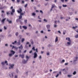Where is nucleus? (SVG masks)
Listing matches in <instances>:
<instances>
[{
  "label": "nucleus",
  "mask_w": 78,
  "mask_h": 78,
  "mask_svg": "<svg viewBox=\"0 0 78 78\" xmlns=\"http://www.w3.org/2000/svg\"><path fill=\"white\" fill-rule=\"evenodd\" d=\"M26 52H27V50L24 51L23 52V53H26Z\"/></svg>",
  "instance_id": "nucleus-46"
},
{
  "label": "nucleus",
  "mask_w": 78,
  "mask_h": 78,
  "mask_svg": "<svg viewBox=\"0 0 78 78\" xmlns=\"http://www.w3.org/2000/svg\"><path fill=\"white\" fill-rule=\"evenodd\" d=\"M20 57H21L22 58H24V55L23 54V55H20Z\"/></svg>",
  "instance_id": "nucleus-9"
},
{
  "label": "nucleus",
  "mask_w": 78,
  "mask_h": 78,
  "mask_svg": "<svg viewBox=\"0 0 78 78\" xmlns=\"http://www.w3.org/2000/svg\"><path fill=\"white\" fill-rule=\"evenodd\" d=\"M12 12H15V9H12Z\"/></svg>",
  "instance_id": "nucleus-25"
},
{
  "label": "nucleus",
  "mask_w": 78,
  "mask_h": 78,
  "mask_svg": "<svg viewBox=\"0 0 78 78\" xmlns=\"http://www.w3.org/2000/svg\"><path fill=\"white\" fill-rule=\"evenodd\" d=\"M5 46H7V47H8V44H5Z\"/></svg>",
  "instance_id": "nucleus-59"
},
{
  "label": "nucleus",
  "mask_w": 78,
  "mask_h": 78,
  "mask_svg": "<svg viewBox=\"0 0 78 78\" xmlns=\"http://www.w3.org/2000/svg\"><path fill=\"white\" fill-rule=\"evenodd\" d=\"M20 29H22V27L21 26H20Z\"/></svg>",
  "instance_id": "nucleus-57"
},
{
  "label": "nucleus",
  "mask_w": 78,
  "mask_h": 78,
  "mask_svg": "<svg viewBox=\"0 0 78 78\" xmlns=\"http://www.w3.org/2000/svg\"><path fill=\"white\" fill-rule=\"evenodd\" d=\"M12 8H13V6H12L10 8V9H12Z\"/></svg>",
  "instance_id": "nucleus-55"
},
{
  "label": "nucleus",
  "mask_w": 78,
  "mask_h": 78,
  "mask_svg": "<svg viewBox=\"0 0 78 78\" xmlns=\"http://www.w3.org/2000/svg\"><path fill=\"white\" fill-rule=\"evenodd\" d=\"M12 55H13L12 54H10L9 55V57H11V56H12Z\"/></svg>",
  "instance_id": "nucleus-22"
},
{
  "label": "nucleus",
  "mask_w": 78,
  "mask_h": 78,
  "mask_svg": "<svg viewBox=\"0 0 78 78\" xmlns=\"http://www.w3.org/2000/svg\"><path fill=\"white\" fill-rule=\"evenodd\" d=\"M47 55L49 56V55H50V53H49L48 52L47 53Z\"/></svg>",
  "instance_id": "nucleus-41"
},
{
  "label": "nucleus",
  "mask_w": 78,
  "mask_h": 78,
  "mask_svg": "<svg viewBox=\"0 0 78 78\" xmlns=\"http://www.w3.org/2000/svg\"><path fill=\"white\" fill-rule=\"evenodd\" d=\"M16 42H17V41H15L14 42H12V44H13V45H14V44H15V43H16Z\"/></svg>",
  "instance_id": "nucleus-28"
},
{
  "label": "nucleus",
  "mask_w": 78,
  "mask_h": 78,
  "mask_svg": "<svg viewBox=\"0 0 78 78\" xmlns=\"http://www.w3.org/2000/svg\"><path fill=\"white\" fill-rule=\"evenodd\" d=\"M67 76L68 77H71V76H72V75H68Z\"/></svg>",
  "instance_id": "nucleus-26"
},
{
  "label": "nucleus",
  "mask_w": 78,
  "mask_h": 78,
  "mask_svg": "<svg viewBox=\"0 0 78 78\" xmlns=\"http://www.w3.org/2000/svg\"><path fill=\"white\" fill-rule=\"evenodd\" d=\"M22 62L23 64H25L26 63H27V61L25 60H23Z\"/></svg>",
  "instance_id": "nucleus-13"
},
{
  "label": "nucleus",
  "mask_w": 78,
  "mask_h": 78,
  "mask_svg": "<svg viewBox=\"0 0 78 78\" xmlns=\"http://www.w3.org/2000/svg\"><path fill=\"white\" fill-rule=\"evenodd\" d=\"M15 35L16 36H17L18 35H19V33L18 32H16L15 34Z\"/></svg>",
  "instance_id": "nucleus-21"
},
{
  "label": "nucleus",
  "mask_w": 78,
  "mask_h": 78,
  "mask_svg": "<svg viewBox=\"0 0 78 78\" xmlns=\"http://www.w3.org/2000/svg\"><path fill=\"white\" fill-rule=\"evenodd\" d=\"M19 48H20V49L22 50V49H23V47L22 46V45H21L19 47Z\"/></svg>",
  "instance_id": "nucleus-7"
},
{
  "label": "nucleus",
  "mask_w": 78,
  "mask_h": 78,
  "mask_svg": "<svg viewBox=\"0 0 78 78\" xmlns=\"http://www.w3.org/2000/svg\"><path fill=\"white\" fill-rule=\"evenodd\" d=\"M22 18V16L20 15V16H19V19H21Z\"/></svg>",
  "instance_id": "nucleus-17"
},
{
  "label": "nucleus",
  "mask_w": 78,
  "mask_h": 78,
  "mask_svg": "<svg viewBox=\"0 0 78 78\" xmlns=\"http://www.w3.org/2000/svg\"><path fill=\"white\" fill-rule=\"evenodd\" d=\"M21 41L22 42H24V41H25V39L24 38L22 39L21 40Z\"/></svg>",
  "instance_id": "nucleus-20"
},
{
  "label": "nucleus",
  "mask_w": 78,
  "mask_h": 78,
  "mask_svg": "<svg viewBox=\"0 0 78 78\" xmlns=\"http://www.w3.org/2000/svg\"><path fill=\"white\" fill-rule=\"evenodd\" d=\"M18 45H20V42H18Z\"/></svg>",
  "instance_id": "nucleus-45"
},
{
  "label": "nucleus",
  "mask_w": 78,
  "mask_h": 78,
  "mask_svg": "<svg viewBox=\"0 0 78 78\" xmlns=\"http://www.w3.org/2000/svg\"><path fill=\"white\" fill-rule=\"evenodd\" d=\"M32 16H36V13H32Z\"/></svg>",
  "instance_id": "nucleus-32"
},
{
  "label": "nucleus",
  "mask_w": 78,
  "mask_h": 78,
  "mask_svg": "<svg viewBox=\"0 0 78 78\" xmlns=\"http://www.w3.org/2000/svg\"><path fill=\"white\" fill-rule=\"evenodd\" d=\"M76 71H74L73 74V75H76Z\"/></svg>",
  "instance_id": "nucleus-19"
},
{
  "label": "nucleus",
  "mask_w": 78,
  "mask_h": 78,
  "mask_svg": "<svg viewBox=\"0 0 78 78\" xmlns=\"http://www.w3.org/2000/svg\"><path fill=\"white\" fill-rule=\"evenodd\" d=\"M32 50H33L34 51H36V50L35 49V47H33L32 48Z\"/></svg>",
  "instance_id": "nucleus-18"
},
{
  "label": "nucleus",
  "mask_w": 78,
  "mask_h": 78,
  "mask_svg": "<svg viewBox=\"0 0 78 78\" xmlns=\"http://www.w3.org/2000/svg\"><path fill=\"white\" fill-rule=\"evenodd\" d=\"M28 6V4H27L24 5V7L25 8H27V6Z\"/></svg>",
  "instance_id": "nucleus-29"
},
{
  "label": "nucleus",
  "mask_w": 78,
  "mask_h": 78,
  "mask_svg": "<svg viewBox=\"0 0 78 78\" xmlns=\"http://www.w3.org/2000/svg\"><path fill=\"white\" fill-rule=\"evenodd\" d=\"M15 78H17V76H15Z\"/></svg>",
  "instance_id": "nucleus-54"
},
{
  "label": "nucleus",
  "mask_w": 78,
  "mask_h": 78,
  "mask_svg": "<svg viewBox=\"0 0 78 78\" xmlns=\"http://www.w3.org/2000/svg\"><path fill=\"white\" fill-rule=\"evenodd\" d=\"M41 54H43V53H44V51H41Z\"/></svg>",
  "instance_id": "nucleus-47"
},
{
  "label": "nucleus",
  "mask_w": 78,
  "mask_h": 78,
  "mask_svg": "<svg viewBox=\"0 0 78 78\" xmlns=\"http://www.w3.org/2000/svg\"><path fill=\"white\" fill-rule=\"evenodd\" d=\"M62 62H65V60H62Z\"/></svg>",
  "instance_id": "nucleus-43"
},
{
  "label": "nucleus",
  "mask_w": 78,
  "mask_h": 78,
  "mask_svg": "<svg viewBox=\"0 0 78 78\" xmlns=\"http://www.w3.org/2000/svg\"><path fill=\"white\" fill-rule=\"evenodd\" d=\"M24 23L25 24H26L27 23V20H24Z\"/></svg>",
  "instance_id": "nucleus-16"
},
{
  "label": "nucleus",
  "mask_w": 78,
  "mask_h": 78,
  "mask_svg": "<svg viewBox=\"0 0 78 78\" xmlns=\"http://www.w3.org/2000/svg\"><path fill=\"white\" fill-rule=\"evenodd\" d=\"M9 66L10 67H9V69H13V67L14 66V64H11L10 65H9Z\"/></svg>",
  "instance_id": "nucleus-2"
},
{
  "label": "nucleus",
  "mask_w": 78,
  "mask_h": 78,
  "mask_svg": "<svg viewBox=\"0 0 78 78\" xmlns=\"http://www.w3.org/2000/svg\"><path fill=\"white\" fill-rule=\"evenodd\" d=\"M11 15H13V12H11Z\"/></svg>",
  "instance_id": "nucleus-58"
},
{
  "label": "nucleus",
  "mask_w": 78,
  "mask_h": 78,
  "mask_svg": "<svg viewBox=\"0 0 78 78\" xmlns=\"http://www.w3.org/2000/svg\"><path fill=\"white\" fill-rule=\"evenodd\" d=\"M2 65H4V64H5V62H2Z\"/></svg>",
  "instance_id": "nucleus-39"
},
{
  "label": "nucleus",
  "mask_w": 78,
  "mask_h": 78,
  "mask_svg": "<svg viewBox=\"0 0 78 78\" xmlns=\"http://www.w3.org/2000/svg\"><path fill=\"white\" fill-rule=\"evenodd\" d=\"M51 46V45L50 44H48V47H50Z\"/></svg>",
  "instance_id": "nucleus-42"
},
{
  "label": "nucleus",
  "mask_w": 78,
  "mask_h": 78,
  "mask_svg": "<svg viewBox=\"0 0 78 78\" xmlns=\"http://www.w3.org/2000/svg\"><path fill=\"white\" fill-rule=\"evenodd\" d=\"M38 18L39 19L41 20V18H40V16H38Z\"/></svg>",
  "instance_id": "nucleus-35"
},
{
  "label": "nucleus",
  "mask_w": 78,
  "mask_h": 78,
  "mask_svg": "<svg viewBox=\"0 0 78 78\" xmlns=\"http://www.w3.org/2000/svg\"><path fill=\"white\" fill-rule=\"evenodd\" d=\"M66 40H67L68 41H69V42H71V40H70V38L69 37H67L66 38Z\"/></svg>",
  "instance_id": "nucleus-5"
},
{
  "label": "nucleus",
  "mask_w": 78,
  "mask_h": 78,
  "mask_svg": "<svg viewBox=\"0 0 78 78\" xmlns=\"http://www.w3.org/2000/svg\"><path fill=\"white\" fill-rule=\"evenodd\" d=\"M62 6H63V7L66 8V7H67V5H63Z\"/></svg>",
  "instance_id": "nucleus-23"
},
{
  "label": "nucleus",
  "mask_w": 78,
  "mask_h": 78,
  "mask_svg": "<svg viewBox=\"0 0 78 78\" xmlns=\"http://www.w3.org/2000/svg\"><path fill=\"white\" fill-rule=\"evenodd\" d=\"M76 20L78 21V18H76Z\"/></svg>",
  "instance_id": "nucleus-64"
},
{
  "label": "nucleus",
  "mask_w": 78,
  "mask_h": 78,
  "mask_svg": "<svg viewBox=\"0 0 78 78\" xmlns=\"http://www.w3.org/2000/svg\"><path fill=\"white\" fill-rule=\"evenodd\" d=\"M2 12H5V11H4V10H2Z\"/></svg>",
  "instance_id": "nucleus-61"
},
{
  "label": "nucleus",
  "mask_w": 78,
  "mask_h": 78,
  "mask_svg": "<svg viewBox=\"0 0 78 78\" xmlns=\"http://www.w3.org/2000/svg\"><path fill=\"white\" fill-rule=\"evenodd\" d=\"M13 48H16V47H15L14 46H12V49Z\"/></svg>",
  "instance_id": "nucleus-49"
},
{
  "label": "nucleus",
  "mask_w": 78,
  "mask_h": 78,
  "mask_svg": "<svg viewBox=\"0 0 78 78\" xmlns=\"http://www.w3.org/2000/svg\"><path fill=\"white\" fill-rule=\"evenodd\" d=\"M7 21H8V22H9V23L10 24L12 23V21L9 20V19H7Z\"/></svg>",
  "instance_id": "nucleus-6"
},
{
  "label": "nucleus",
  "mask_w": 78,
  "mask_h": 78,
  "mask_svg": "<svg viewBox=\"0 0 78 78\" xmlns=\"http://www.w3.org/2000/svg\"><path fill=\"white\" fill-rule=\"evenodd\" d=\"M64 17H60V19H64Z\"/></svg>",
  "instance_id": "nucleus-53"
},
{
  "label": "nucleus",
  "mask_w": 78,
  "mask_h": 78,
  "mask_svg": "<svg viewBox=\"0 0 78 78\" xmlns=\"http://www.w3.org/2000/svg\"><path fill=\"white\" fill-rule=\"evenodd\" d=\"M44 20L45 22H47V20H46L45 19H44Z\"/></svg>",
  "instance_id": "nucleus-33"
},
{
  "label": "nucleus",
  "mask_w": 78,
  "mask_h": 78,
  "mask_svg": "<svg viewBox=\"0 0 78 78\" xmlns=\"http://www.w3.org/2000/svg\"><path fill=\"white\" fill-rule=\"evenodd\" d=\"M75 37L76 38H78V34H77L75 36Z\"/></svg>",
  "instance_id": "nucleus-27"
},
{
  "label": "nucleus",
  "mask_w": 78,
  "mask_h": 78,
  "mask_svg": "<svg viewBox=\"0 0 78 78\" xmlns=\"http://www.w3.org/2000/svg\"><path fill=\"white\" fill-rule=\"evenodd\" d=\"M39 58L40 59H41L42 58V57H41V56H40V57H39Z\"/></svg>",
  "instance_id": "nucleus-34"
},
{
  "label": "nucleus",
  "mask_w": 78,
  "mask_h": 78,
  "mask_svg": "<svg viewBox=\"0 0 78 78\" xmlns=\"http://www.w3.org/2000/svg\"><path fill=\"white\" fill-rule=\"evenodd\" d=\"M23 27L25 30H27V27L25 26H23Z\"/></svg>",
  "instance_id": "nucleus-14"
},
{
  "label": "nucleus",
  "mask_w": 78,
  "mask_h": 78,
  "mask_svg": "<svg viewBox=\"0 0 78 78\" xmlns=\"http://www.w3.org/2000/svg\"><path fill=\"white\" fill-rule=\"evenodd\" d=\"M40 13H41V14H42L43 13V12L42 10H40Z\"/></svg>",
  "instance_id": "nucleus-31"
},
{
  "label": "nucleus",
  "mask_w": 78,
  "mask_h": 78,
  "mask_svg": "<svg viewBox=\"0 0 78 78\" xmlns=\"http://www.w3.org/2000/svg\"><path fill=\"white\" fill-rule=\"evenodd\" d=\"M67 44H68V45H69L71 44V43H70V42H67Z\"/></svg>",
  "instance_id": "nucleus-24"
},
{
  "label": "nucleus",
  "mask_w": 78,
  "mask_h": 78,
  "mask_svg": "<svg viewBox=\"0 0 78 78\" xmlns=\"http://www.w3.org/2000/svg\"><path fill=\"white\" fill-rule=\"evenodd\" d=\"M55 5L54 4L52 5V7L51 8V11L52 10V9H53V8L55 7Z\"/></svg>",
  "instance_id": "nucleus-10"
},
{
  "label": "nucleus",
  "mask_w": 78,
  "mask_h": 78,
  "mask_svg": "<svg viewBox=\"0 0 78 78\" xmlns=\"http://www.w3.org/2000/svg\"><path fill=\"white\" fill-rule=\"evenodd\" d=\"M20 0H17V2H18V3H19V2H20Z\"/></svg>",
  "instance_id": "nucleus-36"
},
{
  "label": "nucleus",
  "mask_w": 78,
  "mask_h": 78,
  "mask_svg": "<svg viewBox=\"0 0 78 78\" xmlns=\"http://www.w3.org/2000/svg\"><path fill=\"white\" fill-rule=\"evenodd\" d=\"M6 19V18H5L1 20V22H2V23H5V20Z\"/></svg>",
  "instance_id": "nucleus-4"
},
{
  "label": "nucleus",
  "mask_w": 78,
  "mask_h": 78,
  "mask_svg": "<svg viewBox=\"0 0 78 78\" xmlns=\"http://www.w3.org/2000/svg\"><path fill=\"white\" fill-rule=\"evenodd\" d=\"M73 28H74V29H75V28H76V27H73Z\"/></svg>",
  "instance_id": "nucleus-60"
},
{
  "label": "nucleus",
  "mask_w": 78,
  "mask_h": 78,
  "mask_svg": "<svg viewBox=\"0 0 78 78\" xmlns=\"http://www.w3.org/2000/svg\"><path fill=\"white\" fill-rule=\"evenodd\" d=\"M11 54L12 55H14L15 53V51H11Z\"/></svg>",
  "instance_id": "nucleus-12"
},
{
  "label": "nucleus",
  "mask_w": 78,
  "mask_h": 78,
  "mask_svg": "<svg viewBox=\"0 0 78 78\" xmlns=\"http://www.w3.org/2000/svg\"><path fill=\"white\" fill-rule=\"evenodd\" d=\"M4 28L5 30H6L7 28H6V27L5 26H4Z\"/></svg>",
  "instance_id": "nucleus-44"
},
{
  "label": "nucleus",
  "mask_w": 78,
  "mask_h": 78,
  "mask_svg": "<svg viewBox=\"0 0 78 78\" xmlns=\"http://www.w3.org/2000/svg\"><path fill=\"white\" fill-rule=\"evenodd\" d=\"M36 50L37 53L38 52V51L37 50H38L37 48H36Z\"/></svg>",
  "instance_id": "nucleus-38"
},
{
  "label": "nucleus",
  "mask_w": 78,
  "mask_h": 78,
  "mask_svg": "<svg viewBox=\"0 0 78 78\" xmlns=\"http://www.w3.org/2000/svg\"><path fill=\"white\" fill-rule=\"evenodd\" d=\"M17 12L18 13H21L22 12V9L21 8H20L19 10H17Z\"/></svg>",
  "instance_id": "nucleus-1"
},
{
  "label": "nucleus",
  "mask_w": 78,
  "mask_h": 78,
  "mask_svg": "<svg viewBox=\"0 0 78 78\" xmlns=\"http://www.w3.org/2000/svg\"><path fill=\"white\" fill-rule=\"evenodd\" d=\"M25 13V11L24 12V13H20V15L22 16V15H23V14H24Z\"/></svg>",
  "instance_id": "nucleus-15"
},
{
  "label": "nucleus",
  "mask_w": 78,
  "mask_h": 78,
  "mask_svg": "<svg viewBox=\"0 0 78 78\" xmlns=\"http://www.w3.org/2000/svg\"><path fill=\"white\" fill-rule=\"evenodd\" d=\"M2 31H3L2 29H0V32H2Z\"/></svg>",
  "instance_id": "nucleus-48"
},
{
  "label": "nucleus",
  "mask_w": 78,
  "mask_h": 78,
  "mask_svg": "<svg viewBox=\"0 0 78 78\" xmlns=\"http://www.w3.org/2000/svg\"><path fill=\"white\" fill-rule=\"evenodd\" d=\"M56 24H55V25H54V27H55H55H56Z\"/></svg>",
  "instance_id": "nucleus-51"
},
{
  "label": "nucleus",
  "mask_w": 78,
  "mask_h": 78,
  "mask_svg": "<svg viewBox=\"0 0 78 78\" xmlns=\"http://www.w3.org/2000/svg\"><path fill=\"white\" fill-rule=\"evenodd\" d=\"M26 58H27V59H28V58H29V57H28V56H26Z\"/></svg>",
  "instance_id": "nucleus-56"
},
{
  "label": "nucleus",
  "mask_w": 78,
  "mask_h": 78,
  "mask_svg": "<svg viewBox=\"0 0 78 78\" xmlns=\"http://www.w3.org/2000/svg\"><path fill=\"white\" fill-rule=\"evenodd\" d=\"M77 59H78V57H76V60H74V62H75V61H77Z\"/></svg>",
  "instance_id": "nucleus-30"
},
{
  "label": "nucleus",
  "mask_w": 78,
  "mask_h": 78,
  "mask_svg": "<svg viewBox=\"0 0 78 78\" xmlns=\"http://www.w3.org/2000/svg\"><path fill=\"white\" fill-rule=\"evenodd\" d=\"M59 73L60 75H61V71L60 72H59Z\"/></svg>",
  "instance_id": "nucleus-62"
},
{
  "label": "nucleus",
  "mask_w": 78,
  "mask_h": 78,
  "mask_svg": "<svg viewBox=\"0 0 78 78\" xmlns=\"http://www.w3.org/2000/svg\"><path fill=\"white\" fill-rule=\"evenodd\" d=\"M65 66H67V65H68V63H65Z\"/></svg>",
  "instance_id": "nucleus-37"
},
{
  "label": "nucleus",
  "mask_w": 78,
  "mask_h": 78,
  "mask_svg": "<svg viewBox=\"0 0 78 78\" xmlns=\"http://www.w3.org/2000/svg\"><path fill=\"white\" fill-rule=\"evenodd\" d=\"M46 27L47 29H50V25L48 24L46 26Z\"/></svg>",
  "instance_id": "nucleus-8"
},
{
  "label": "nucleus",
  "mask_w": 78,
  "mask_h": 78,
  "mask_svg": "<svg viewBox=\"0 0 78 78\" xmlns=\"http://www.w3.org/2000/svg\"><path fill=\"white\" fill-rule=\"evenodd\" d=\"M34 58H36L37 56V55L36 53V52H35L34 54Z\"/></svg>",
  "instance_id": "nucleus-3"
},
{
  "label": "nucleus",
  "mask_w": 78,
  "mask_h": 78,
  "mask_svg": "<svg viewBox=\"0 0 78 78\" xmlns=\"http://www.w3.org/2000/svg\"><path fill=\"white\" fill-rule=\"evenodd\" d=\"M58 33H60V34H61V32L60 31H58Z\"/></svg>",
  "instance_id": "nucleus-63"
},
{
  "label": "nucleus",
  "mask_w": 78,
  "mask_h": 78,
  "mask_svg": "<svg viewBox=\"0 0 78 78\" xmlns=\"http://www.w3.org/2000/svg\"><path fill=\"white\" fill-rule=\"evenodd\" d=\"M58 37H56V38L55 40V42H58Z\"/></svg>",
  "instance_id": "nucleus-11"
},
{
  "label": "nucleus",
  "mask_w": 78,
  "mask_h": 78,
  "mask_svg": "<svg viewBox=\"0 0 78 78\" xmlns=\"http://www.w3.org/2000/svg\"><path fill=\"white\" fill-rule=\"evenodd\" d=\"M59 76V74H58L55 77H58Z\"/></svg>",
  "instance_id": "nucleus-40"
},
{
  "label": "nucleus",
  "mask_w": 78,
  "mask_h": 78,
  "mask_svg": "<svg viewBox=\"0 0 78 78\" xmlns=\"http://www.w3.org/2000/svg\"><path fill=\"white\" fill-rule=\"evenodd\" d=\"M33 51H32V50H31V51H30L29 52L30 53H32V52Z\"/></svg>",
  "instance_id": "nucleus-50"
},
{
  "label": "nucleus",
  "mask_w": 78,
  "mask_h": 78,
  "mask_svg": "<svg viewBox=\"0 0 78 78\" xmlns=\"http://www.w3.org/2000/svg\"><path fill=\"white\" fill-rule=\"evenodd\" d=\"M25 2L24 1H22V3H24V2Z\"/></svg>",
  "instance_id": "nucleus-52"
}]
</instances>
